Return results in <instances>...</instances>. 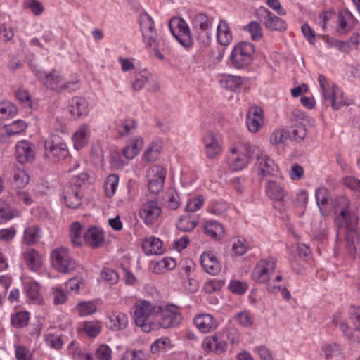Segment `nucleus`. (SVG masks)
<instances>
[{"label": "nucleus", "mask_w": 360, "mask_h": 360, "mask_svg": "<svg viewBox=\"0 0 360 360\" xmlns=\"http://www.w3.org/2000/svg\"><path fill=\"white\" fill-rule=\"evenodd\" d=\"M332 323L349 342H360V307H351L348 313H335Z\"/></svg>", "instance_id": "nucleus-1"}, {"label": "nucleus", "mask_w": 360, "mask_h": 360, "mask_svg": "<svg viewBox=\"0 0 360 360\" xmlns=\"http://www.w3.org/2000/svg\"><path fill=\"white\" fill-rule=\"evenodd\" d=\"M176 266L174 259L170 257H165L153 265V271L156 274H162L165 271L173 269Z\"/></svg>", "instance_id": "nucleus-43"}, {"label": "nucleus", "mask_w": 360, "mask_h": 360, "mask_svg": "<svg viewBox=\"0 0 360 360\" xmlns=\"http://www.w3.org/2000/svg\"><path fill=\"white\" fill-rule=\"evenodd\" d=\"M196 328L202 333H206L214 330L217 327V322L209 314H200L193 319Z\"/></svg>", "instance_id": "nucleus-25"}, {"label": "nucleus", "mask_w": 360, "mask_h": 360, "mask_svg": "<svg viewBox=\"0 0 360 360\" xmlns=\"http://www.w3.org/2000/svg\"><path fill=\"white\" fill-rule=\"evenodd\" d=\"M95 355L98 360H111L112 350L108 346L101 345L96 349Z\"/></svg>", "instance_id": "nucleus-62"}, {"label": "nucleus", "mask_w": 360, "mask_h": 360, "mask_svg": "<svg viewBox=\"0 0 360 360\" xmlns=\"http://www.w3.org/2000/svg\"><path fill=\"white\" fill-rule=\"evenodd\" d=\"M196 217L190 215H185L179 218L177 222V228L182 231H191L198 224Z\"/></svg>", "instance_id": "nucleus-42"}, {"label": "nucleus", "mask_w": 360, "mask_h": 360, "mask_svg": "<svg viewBox=\"0 0 360 360\" xmlns=\"http://www.w3.org/2000/svg\"><path fill=\"white\" fill-rule=\"evenodd\" d=\"M252 152H255L254 157L256 158L255 167L257 169L258 175L262 179L265 176H276L278 174V168L274 160L257 146L252 148Z\"/></svg>", "instance_id": "nucleus-11"}, {"label": "nucleus", "mask_w": 360, "mask_h": 360, "mask_svg": "<svg viewBox=\"0 0 360 360\" xmlns=\"http://www.w3.org/2000/svg\"><path fill=\"white\" fill-rule=\"evenodd\" d=\"M335 222L339 228H354L357 222L356 216L353 210L350 200L345 196L335 199L334 203Z\"/></svg>", "instance_id": "nucleus-4"}, {"label": "nucleus", "mask_w": 360, "mask_h": 360, "mask_svg": "<svg viewBox=\"0 0 360 360\" xmlns=\"http://www.w3.org/2000/svg\"><path fill=\"white\" fill-rule=\"evenodd\" d=\"M51 261L52 266L60 273H70L78 266L72 258L69 250L65 247L53 249L51 253Z\"/></svg>", "instance_id": "nucleus-9"}, {"label": "nucleus", "mask_w": 360, "mask_h": 360, "mask_svg": "<svg viewBox=\"0 0 360 360\" xmlns=\"http://www.w3.org/2000/svg\"><path fill=\"white\" fill-rule=\"evenodd\" d=\"M70 112L74 117L80 118L89 112V104L86 98L75 96L70 101Z\"/></svg>", "instance_id": "nucleus-27"}, {"label": "nucleus", "mask_w": 360, "mask_h": 360, "mask_svg": "<svg viewBox=\"0 0 360 360\" xmlns=\"http://www.w3.org/2000/svg\"><path fill=\"white\" fill-rule=\"evenodd\" d=\"M256 145L249 142H242L230 148L229 167L233 171H240L248 164L250 160L254 157L255 152L252 148Z\"/></svg>", "instance_id": "nucleus-5"}, {"label": "nucleus", "mask_w": 360, "mask_h": 360, "mask_svg": "<svg viewBox=\"0 0 360 360\" xmlns=\"http://www.w3.org/2000/svg\"><path fill=\"white\" fill-rule=\"evenodd\" d=\"M193 26L199 42L203 45L209 44L213 34L212 20L205 14L199 13L193 18Z\"/></svg>", "instance_id": "nucleus-14"}, {"label": "nucleus", "mask_w": 360, "mask_h": 360, "mask_svg": "<svg viewBox=\"0 0 360 360\" xmlns=\"http://www.w3.org/2000/svg\"><path fill=\"white\" fill-rule=\"evenodd\" d=\"M44 339L46 344L54 349L58 350L63 347V342L60 336L52 333H48L44 335Z\"/></svg>", "instance_id": "nucleus-57"}, {"label": "nucleus", "mask_w": 360, "mask_h": 360, "mask_svg": "<svg viewBox=\"0 0 360 360\" xmlns=\"http://www.w3.org/2000/svg\"><path fill=\"white\" fill-rule=\"evenodd\" d=\"M243 82L244 79L243 77L233 75H225L219 81L222 88L230 91H235L239 89Z\"/></svg>", "instance_id": "nucleus-36"}, {"label": "nucleus", "mask_w": 360, "mask_h": 360, "mask_svg": "<svg viewBox=\"0 0 360 360\" xmlns=\"http://www.w3.org/2000/svg\"><path fill=\"white\" fill-rule=\"evenodd\" d=\"M345 248L347 254L352 258L355 259L359 255L360 237L354 227L347 229Z\"/></svg>", "instance_id": "nucleus-24"}, {"label": "nucleus", "mask_w": 360, "mask_h": 360, "mask_svg": "<svg viewBox=\"0 0 360 360\" xmlns=\"http://www.w3.org/2000/svg\"><path fill=\"white\" fill-rule=\"evenodd\" d=\"M173 36L185 47L193 45V41L187 23L181 18H172L169 24Z\"/></svg>", "instance_id": "nucleus-16"}, {"label": "nucleus", "mask_w": 360, "mask_h": 360, "mask_svg": "<svg viewBox=\"0 0 360 360\" xmlns=\"http://www.w3.org/2000/svg\"><path fill=\"white\" fill-rule=\"evenodd\" d=\"M246 29L250 32L252 40L259 41L262 39V30L259 22L252 21L246 26Z\"/></svg>", "instance_id": "nucleus-52"}, {"label": "nucleus", "mask_w": 360, "mask_h": 360, "mask_svg": "<svg viewBox=\"0 0 360 360\" xmlns=\"http://www.w3.org/2000/svg\"><path fill=\"white\" fill-rule=\"evenodd\" d=\"M39 229L37 226L27 227L24 231V241L27 245L35 243L39 238Z\"/></svg>", "instance_id": "nucleus-47"}, {"label": "nucleus", "mask_w": 360, "mask_h": 360, "mask_svg": "<svg viewBox=\"0 0 360 360\" xmlns=\"http://www.w3.org/2000/svg\"><path fill=\"white\" fill-rule=\"evenodd\" d=\"M26 292L27 297L32 302L39 304L41 302L42 299L39 292V285L37 283L31 282L28 283L26 287Z\"/></svg>", "instance_id": "nucleus-46"}, {"label": "nucleus", "mask_w": 360, "mask_h": 360, "mask_svg": "<svg viewBox=\"0 0 360 360\" xmlns=\"http://www.w3.org/2000/svg\"><path fill=\"white\" fill-rule=\"evenodd\" d=\"M18 214V212H13L10 206L0 199V222L7 221Z\"/></svg>", "instance_id": "nucleus-49"}, {"label": "nucleus", "mask_w": 360, "mask_h": 360, "mask_svg": "<svg viewBox=\"0 0 360 360\" xmlns=\"http://www.w3.org/2000/svg\"><path fill=\"white\" fill-rule=\"evenodd\" d=\"M255 52L254 46L249 42H241L236 44L231 55V60L236 68H242L249 65L252 60Z\"/></svg>", "instance_id": "nucleus-13"}, {"label": "nucleus", "mask_w": 360, "mask_h": 360, "mask_svg": "<svg viewBox=\"0 0 360 360\" xmlns=\"http://www.w3.org/2000/svg\"><path fill=\"white\" fill-rule=\"evenodd\" d=\"M143 139L140 137L134 139L127 146L123 149L124 155L128 159L134 158L143 146Z\"/></svg>", "instance_id": "nucleus-39"}, {"label": "nucleus", "mask_w": 360, "mask_h": 360, "mask_svg": "<svg viewBox=\"0 0 360 360\" xmlns=\"http://www.w3.org/2000/svg\"><path fill=\"white\" fill-rule=\"evenodd\" d=\"M158 305L148 301L136 302L134 307V321L143 332L148 333L156 328L155 321Z\"/></svg>", "instance_id": "nucleus-3"}, {"label": "nucleus", "mask_w": 360, "mask_h": 360, "mask_svg": "<svg viewBox=\"0 0 360 360\" xmlns=\"http://www.w3.org/2000/svg\"><path fill=\"white\" fill-rule=\"evenodd\" d=\"M118 184V177L116 175L108 176L105 184V191L107 196H112L116 191Z\"/></svg>", "instance_id": "nucleus-55"}, {"label": "nucleus", "mask_w": 360, "mask_h": 360, "mask_svg": "<svg viewBox=\"0 0 360 360\" xmlns=\"http://www.w3.org/2000/svg\"><path fill=\"white\" fill-rule=\"evenodd\" d=\"M319 82L327 105H330L334 110H338L342 106L348 105L338 87L330 84L323 75L319 76Z\"/></svg>", "instance_id": "nucleus-8"}, {"label": "nucleus", "mask_w": 360, "mask_h": 360, "mask_svg": "<svg viewBox=\"0 0 360 360\" xmlns=\"http://www.w3.org/2000/svg\"><path fill=\"white\" fill-rule=\"evenodd\" d=\"M17 113L16 107L11 103L5 102L0 104V118L11 117Z\"/></svg>", "instance_id": "nucleus-58"}, {"label": "nucleus", "mask_w": 360, "mask_h": 360, "mask_svg": "<svg viewBox=\"0 0 360 360\" xmlns=\"http://www.w3.org/2000/svg\"><path fill=\"white\" fill-rule=\"evenodd\" d=\"M162 150V145L160 143H152L144 153L143 158L148 162L155 161Z\"/></svg>", "instance_id": "nucleus-45"}, {"label": "nucleus", "mask_w": 360, "mask_h": 360, "mask_svg": "<svg viewBox=\"0 0 360 360\" xmlns=\"http://www.w3.org/2000/svg\"><path fill=\"white\" fill-rule=\"evenodd\" d=\"M37 76L44 86L57 92H61L65 90H73V86L77 84V81L64 82L63 75L55 69L52 70L49 73L39 72Z\"/></svg>", "instance_id": "nucleus-10"}, {"label": "nucleus", "mask_w": 360, "mask_h": 360, "mask_svg": "<svg viewBox=\"0 0 360 360\" xmlns=\"http://www.w3.org/2000/svg\"><path fill=\"white\" fill-rule=\"evenodd\" d=\"M30 319V314L25 311H20L11 316V324L16 328L25 326Z\"/></svg>", "instance_id": "nucleus-51"}, {"label": "nucleus", "mask_w": 360, "mask_h": 360, "mask_svg": "<svg viewBox=\"0 0 360 360\" xmlns=\"http://www.w3.org/2000/svg\"><path fill=\"white\" fill-rule=\"evenodd\" d=\"M166 172L160 165H154L148 171V190L153 193H158L163 188Z\"/></svg>", "instance_id": "nucleus-19"}, {"label": "nucleus", "mask_w": 360, "mask_h": 360, "mask_svg": "<svg viewBox=\"0 0 360 360\" xmlns=\"http://www.w3.org/2000/svg\"><path fill=\"white\" fill-rule=\"evenodd\" d=\"M266 195L274 202V207L279 212L286 208L288 192L285 188L274 181L269 180L265 185Z\"/></svg>", "instance_id": "nucleus-15"}, {"label": "nucleus", "mask_w": 360, "mask_h": 360, "mask_svg": "<svg viewBox=\"0 0 360 360\" xmlns=\"http://www.w3.org/2000/svg\"><path fill=\"white\" fill-rule=\"evenodd\" d=\"M204 203V198L199 195L197 198H193L187 202L186 206V211L194 212L198 210Z\"/></svg>", "instance_id": "nucleus-63"}, {"label": "nucleus", "mask_w": 360, "mask_h": 360, "mask_svg": "<svg viewBox=\"0 0 360 360\" xmlns=\"http://www.w3.org/2000/svg\"><path fill=\"white\" fill-rule=\"evenodd\" d=\"M328 236V224L325 219L320 221L319 225L316 223L314 224L313 227V236L315 240L319 242L326 240Z\"/></svg>", "instance_id": "nucleus-40"}, {"label": "nucleus", "mask_w": 360, "mask_h": 360, "mask_svg": "<svg viewBox=\"0 0 360 360\" xmlns=\"http://www.w3.org/2000/svg\"><path fill=\"white\" fill-rule=\"evenodd\" d=\"M217 39L220 44L227 46L232 40V34L227 22L220 20L217 26Z\"/></svg>", "instance_id": "nucleus-35"}, {"label": "nucleus", "mask_w": 360, "mask_h": 360, "mask_svg": "<svg viewBox=\"0 0 360 360\" xmlns=\"http://www.w3.org/2000/svg\"><path fill=\"white\" fill-rule=\"evenodd\" d=\"M77 309L80 316H84L94 314L96 311V306L92 302H80Z\"/></svg>", "instance_id": "nucleus-54"}, {"label": "nucleus", "mask_w": 360, "mask_h": 360, "mask_svg": "<svg viewBox=\"0 0 360 360\" xmlns=\"http://www.w3.org/2000/svg\"><path fill=\"white\" fill-rule=\"evenodd\" d=\"M36 146L27 141H18L15 145L16 159L20 163L32 162L35 159Z\"/></svg>", "instance_id": "nucleus-21"}, {"label": "nucleus", "mask_w": 360, "mask_h": 360, "mask_svg": "<svg viewBox=\"0 0 360 360\" xmlns=\"http://www.w3.org/2000/svg\"><path fill=\"white\" fill-rule=\"evenodd\" d=\"M110 328L112 330L117 331L124 329L128 324V317L122 312H112L109 316Z\"/></svg>", "instance_id": "nucleus-33"}, {"label": "nucleus", "mask_w": 360, "mask_h": 360, "mask_svg": "<svg viewBox=\"0 0 360 360\" xmlns=\"http://www.w3.org/2000/svg\"><path fill=\"white\" fill-rule=\"evenodd\" d=\"M139 25L146 46L150 49L159 60H163L162 52L167 48V43L157 33L153 18L147 13L142 12L139 15Z\"/></svg>", "instance_id": "nucleus-2"}, {"label": "nucleus", "mask_w": 360, "mask_h": 360, "mask_svg": "<svg viewBox=\"0 0 360 360\" xmlns=\"http://www.w3.org/2000/svg\"><path fill=\"white\" fill-rule=\"evenodd\" d=\"M91 134V128L89 124H82L72 135L74 148L79 150L84 147Z\"/></svg>", "instance_id": "nucleus-28"}, {"label": "nucleus", "mask_w": 360, "mask_h": 360, "mask_svg": "<svg viewBox=\"0 0 360 360\" xmlns=\"http://www.w3.org/2000/svg\"><path fill=\"white\" fill-rule=\"evenodd\" d=\"M75 345V342H72L68 346L70 350L72 349V357L75 360H93V356L91 354L84 353L80 348L74 347Z\"/></svg>", "instance_id": "nucleus-56"}, {"label": "nucleus", "mask_w": 360, "mask_h": 360, "mask_svg": "<svg viewBox=\"0 0 360 360\" xmlns=\"http://www.w3.org/2000/svg\"><path fill=\"white\" fill-rule=\"evenodd\" d=\"M316 200L318 206L321 208L328 202L329 193L326 188H319L316 191Z\"/></svg>", "instance_id": "nucleus-60"}, {"label": "nucleus", "mask_w": 360, "mask_h": 360, "mask_svg": "<svg viewBox=\"0 0 360 360\" xmlns=\"http://www.w3.org/2000/svg\"><path fill=\"white\" fill-rule=\"evenodd\" d=\"M205 232L213 238H219L224 235L222 225L215 221H208L204 226Z\"/></svg>", "instance_id": "nucleus-38"}, {"label": "nucleus", "mask_w": 360, "mask_h": 360, "mask_svg": "<svg viewBox=\"0 0 360 360\" xmlns=\"http://www.w3.org/2000/svg\"><path fill=\"white\" fill-rule=\"evenodd\" d=\"M84 195L82 185L68 184L63 188V198L66 206L71 209H76L82 204Z\"/></svg>", "instance_id": "nucleus-18"}, {"label": "nucleus", "mask_w": 360, "mask_h": 360, "mask_svg": "<svg viewBox=\"0 0 360 360\" xmlns=\"http://www.w3.org/2000/svg\"><path fill=\"white\" fill-rule=\"evenodd\" d=\"M262 21L264 26L272 31H283L287 29V23L282 18L275 15L266 8H261Z\"/></svg>", "instance_id": "nucleus-23"}, {"label": "nucleus", "mask_w": 360, "mask_h": 360, "mask_svg": "<svg viewBox=\"0 0 360 360\" xmlns=\"http://www.w3.org/2000/svg\"><path fill=\"white\" fill-rule=\"evenodd\" d=\"M136 127V122L134 120H126L120 126L119 132L122 136H127L131 134Z\"/></svg>", "instance_id": "nucleus-61"}, {"label": "nucleus", "mask_w": 360, "mask_h": 360, "mask_svg": "<svg viewBox=\"0 0 360 360\" xmlns=\"http://www.w3.org/2000/svg\"><path fill=\"white\" fill-rule=\"evenodd\" d=\"M142 247L144 252L148 255H162L165 251L162 242L159 238L155 237L145 239Z\"/></svg>", "instance_id": "nucleus-31"}, {"label": "nucleus", "mask_w": 360, "mask_h": 360, "mask_svg": "<svg viewBox=\"0 0 360 360\" xmlns=\"http://www.w3.org/2000/svg\"><path fill=\"white\" fill-rule=\"evenodd\" d=\"M13 181L18 188L25 186L30 181V176L23 168L18 166L13 167Z\"/></svg>", "instance_id": "nucleus-41"}, {"label": "nucleus", "mask_w": 360, "mask_h": 360, "mask_svg": "<svg viewBox=\"0 0 360 360\" xmlns=\"http://www.w3.org/2000/svg\"><path fill=\"white\" fill-rule=\"evenodd\" d=\"M23 257L30 269L36 271L41 266V257L34 249L28 248L25 251Z\"/></svg>", "instance_id": "nucleus-34"}, {"label": "nucleus", "mask_w": 360, "mask_h": 360, "mask_svg": "<svg viewBox=\"0 0 360 360\" xmlns=\"http://www.w3.org/2000/svg\"><path fill=\"white\" fill-rule=\"evenodd\" d=\"M46 156L53 162L65 160L70 155L68 146L64 140L57 135H53L44 143Z\"/></svg>", "instance_id": "nucleus-12"}, {"label": "nucleus", "mask_w": 360, "mask_h": 360, "mask_svg": "<svg viewBox=\"0 0 360 360\" xmlns=\"http://www.w3.org/2000/svg\"><path fill=\"white\" fill-rule=\"evenodd\" d=\"M101 326L97 321L84 322L81 327V330L84 331L88 336L94 338L101 332Z\"/></svg>", "instance_id": "nucleus-48"}, {"label": "nucleus", "mask_w": 360, "mask_h": 360, "mask_svg": "<svg viewBox=\"0 0 360 360\" xmlns=\"http://www.w3.org/2000/svg\"><path fill=\"white\" fill-rule=\"evenodd\" d=\"M150 356L142 349H127L122 354V360H148Z\"/></svg>", "instance_id": "nucleus-44"}, {"label": "nucleus", "mask_w": 360, "mask_h": 360, "mask_svg": "<svg viewBox=\"0 0 360 360\" xmlns=\"http://www.w3.org/2000/svg\"><path fill=\"white\" fill-rule=\"evenodd\" d=\"M288 139V133L283 129H276L270 136V143L272 145H278L284 143Z\"/></svg>", "instance_id": "nucleus-59"}, {"label": "nucleus", "mask_w": 360, "mask_h": 360, "mask_svg": "<svg viewBox=\"0 0 360 360\" xmlns=\"http://www.w3.org/2000/svg\"><path fill=\"white\" fill-rule=\"evenodd\" d=\"M84 243L93 248L100 247L104 241V236L101 229L93 226L88 229L83 235Z\"/></svg>", "instance_id": "nucleus-26"}, {"label": "nucleus", "mask_w": 360, "mask_h": 360, "mask_svg": "<svg viewBox=\"0 0 360 360\" xmlns=\"http://www.w3.org/2000/svg\"><path fill=\"white\" fill-rule=\"evenodd\" d=\"M201 265L204 270L211 275H217L221 271L219 263L211 252H205L201 255Z\"/></svg>", "instance_id": "nucleus-29"}, {"label": "nucleus", "mask_w": 360, "mask_h": 360, "mask_svg": "<svg viewBox=\"0 0 360 360\" xmlns=\"http://www.w3.org/2000/svg\"><path fill=\"white\" fill-rule=\"evenodd\" d=\"M293 115L297 124L292 127L290 132L288 133V136H290L295 141H300L303 140L307 135V128L304 123V116L302 114L299 115L298 113L296 112H293Z\"/></svg>", "instance_id": "nucleus-32"}, {"label": "nucleus", "mask_w": 360, "mask_h": 360, "mask_svg": "<svg viewBox=\"0 0 360 360\" xmlns=\"http://www.w3.org/2000/svg\"><path fill=\"white\" fill-rule=\"evenodd\" d=\"M236 319L243 327H250L253 324L252 314L248 311H243L236 315Z\"/></svg>", "instance_id": "nucleus-53"}, {"label": "nucleus", "mask_w": 360, "mask_h": 360, "mask_svg": "<svg viewBox=\"0 0 360 360\" xmlns=\"http://www.w3.org/2000/svg\"><path fill=\"white\" fill-rule=\"evenodd\" d=\"M165 197V204L169 209L176 210L179 207V196L173 188L167 191Z\"/></svg>", "instance_id": "nucleus-50"}, {"label": "nucleus", "mask_w": 360, "mask_h": 360, "mask_svg": "<svg viewBox=\"0 0 360 360\" xmlns=\"http://www.w3.org/2000/svg\"><path fill=\"white\" fill-rule=\"evenodd\" d=\"M15 353L17 360H32L31 352L24 346H17Z\"/></svg>", "instance_id": "nucleus-64"}, {"label": "nucleus", "mask_w": 360, "mask_h": 360, "mask_svg": "<svg viewBox=\"0 0 360 360\" xmlns=\"http://www.w3.org/2000/svg\"><path fill=\"white\" fill-rule=\"evenodd\" d=\"M276 260L273 257L261 259L257 262L252 273V277L256 282L264 283L269 292H274L276 285L271 282V276L275 271Z\"/></svg>", "instance_id": "nucleus-6"}, {"label": "nucleus", "mask_w": 360, "mask_h": 360, "mask_svg": "<svg viewBox=\"0 0 360 360\" xmlns=\"http://www.w3.org/2000/svg\"><path fill=\"white\" fill-rule=\"evenodd\" d=\"M264 124V111L258 106L250 108L246 116V124L249 131L257 133Z\"/></svg>", "instance_id": "nucleus-22"}, {"label": "nucleus", "mask_w": 360, "mask_h": 360, "mask_svg": "<svg viewBox=\"0 0 360 360\" xmlns=\"http://www.w3.org/2000/svg\"><path fill=\"white\" fill-rule=\"evenodd\" d=\"M162 214V208L155 200L145 202L140 210L141 219L147 225L156 222Z\"/></svg>", "instance_id": "nucleus-20"}, {"label": "nucleus", "mask_w": 360, "mask_h": 360, "mask_svg": "<svg viewBox=\"0 0 360 360\" xmlns=\"http://www.w3.org/2000/svg\"><path fill=\"white\" fill-rule=\"evenodd\" d=\"M321 354L326 360H340L344 356V352L340 345L331 342L324 345L321 348Z\"/></svg>", "instance_id": "nucleus-30"}, {"label": "nucleus", "mask_w": 360, "mask_h": 360, "mask_svg": "<svg viewBox=\"0 0 360 360\" xmlns=\"http://www.w3.org/2000/svg\"><path fill=\"white\" fill-rule=\"evenodd\" d=\"M155 324L163 328H169L178 326L182 316L180 308L174 304L158 305L156 309Z\"/></svg>", "instance_id": "nucleus-7"}, {"label": "nucleus", "mask_w": 360, "mask_h": 360, "mask_svg": "<svg viewBox=\"0 0 360 360\" xmlns=\"http://www.w3.org/2000/svg\"><path fill=\"white\" fill-rule=\"evenodd\" d=\"M202 141L207 158L213 159L221 154L222 141L219 134L208 131L203 135Z\"/></svg>", "instance_id": "nucleus-17"}, {"label": "nucleus", "mask_w": 360, "mask_h": 360, "mask_svg": "<svg viewBox=\"0 0 360 360\" xmlns=\"http://www.w3.org/2000/svg\"><path fill=\"white\" fill-rule=\"evenodd\" d=\"M83 226L79 222H74L70 227V237L74 246H79L84 242L82 231Z\"/></svg>", "instance_id": "nucleus-37"}]
</instances>
